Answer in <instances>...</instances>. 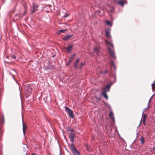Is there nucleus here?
<instances>
[{"label":"nucleus","instance_id":"f257e3e1","mask_svg":"<svg viewBox=\"0 0 155 155\" xmlns=\"http://www.w3.org/2000/svg\"><path fill=\"white\" fill-rule=\"evenodd\" d=\"M33 88V85L31 84H25L24 86V89L26 98H28L32 92Z\"/></svg>","mask_w":155,"mask_h":155},{"label":"nucleus","instance_id":"f03ea898","mask_svg":"<svg viewBox=\"0 0 155 155\" xmlns=\"http://www.w3.org/2000/svg\"><path fill=\"white\" fill-rule=\"evenodd\" d=\"M110 45H111L112 48H110V47L108 48L109 54L114 59H115L116 58V57L115 55L114 51L113 49L114 45L112 43H111Z\"/></svg>","mask_w":155,"mask_h":155},{"label":"nucleus","instance_id":"7ed1b4c3","mask_svg":"<svg viewBox=\"0 0 155 155\" xmlns=\"http://www.w3.org/2000/svg\"><path fill=\"white\" fill-rule=\"evenodd\" d=\"M70 131L71 132H69L68 136L71 141L72 142H73L74 140V136L75 135V132L73 129H71Z\"/></svg>","mask_w":155,"mask_h":155},{"label":"nucleus","instance_id":"20e7f679","mask_svg":"<svg viewBox=\"0 0 155 155\" xmlns=\"http://www.w3.org/2000/svg\"><path fill=\"white\" fill-rule=\"evenodd\" d=\"M71 150L74 155H78V150L76 149L73 143H72L71 146Z\"/></svg>","mask_w":155,"mask_h":155},{"label":"nucleus","instance_id":"39448f33","mask_svg":"<svg viewBox=\"0 0 155 155\" xmlns=\"http://www.w3.org/2000/svg\"><path fill=\"white\" fill-rule=\"evenodd\" d=\"M112 84L111 83L107 84L105 86L103 91H105L107 92H109L110 91V87L112 86Z\"/></svg>","mask_w":155,"mask_h":155},{"label":"nucleus","instance_id":"423d86ee","mask_svg":"<svg viewBox=\"0 0 155 155\" xmlns=\"http://www.w3.org/2000/svg\"><path fill=\"white\" fill-rule=\"evenodd\" d=\"M110 28H107L105 30L106 35L108 38H111V36L110 35Z\"/></svg>","mask_w":155,"mask_h":155},{"label":"nucleus","instance_id":"0eeeda50","mask_svg":"<svg viewBox=\"0 0 155 155\" xmlns=\"http://www.w3.org/2000/svg\"><path fill=\"white\" fill-rule=\"evenodd\" d=\"M46 68L50 70L54 69L55 68V66L53 65H51L49 63V64L46 67Z\"/></svg>","mask_w":155,"mask_h":155},{"label":"nucleus","instance_id":"6e6552de","mask_svg":"<svg viewBox=\"0 0 155 155\" xmlns=\"http://www.w3.org/2000/svg\"><path fill=\"white\" fill-rule=\"evenodd\" d=\"M73 47L72 45H68V46L66 48L68 52L70 53L71 52Z\"/></svg>","mask_w":155,"mask_h":155},{"label":"nucleus","instance_id":"1a4fd4ad","mask_svg":"<svg viewBox=\"0 0 155 155\" xmlns=\"http://www.w3.org/2000/svg\"><path fill=\"white\" fill-rule=\"evenodd\" d=\"M73 36V35L72 34L70 35H66L65 37L63 38L62 39L64 41H67L69 38L72 37Z\"/></svg>","mask_w":155,"mask_h":155},{"label":"nucleus","instance_id":"9d476101","mask_svg":"<svg viewBox=\"0 0 155 155\" xmlns=\"http://www.w3.org/2000/svg\"><path fill=\"white\" fill-rule=\"evenodd\" d=\"M109 117L111 119H112V121L113 122H115V121L114 118L113 116V113L112 111H110V113H109Z\"/></svg>","mask_w":155,"mask_h":155},{"label":"nucleus","instance_id":"9b49d317","mask_svg":"<svg viewBox=\"0 0 155 155\" xmlns=\"http://www.w3.org/2000/svg\"><path fill=\"white\" fill-rule=\"evenodd\" d=\"M126 3V1L121 0L118 1L117 2V3L118 4L120 5L122 7H123L124 6V4Z\"/></svg>","mask_w":155,"mask_h":155},{"label":"nucleus","instance_id":"f8f14e48","mask_svg":"<svg viewBox=\"0 0 155 155\" xmlns=\"http://www.w3.org/2000/svg\"><path fill=\"white\" fill-rule=\"evenodd\" d=\"M68 114L70 117L71 118H74V116L72 110L69 112Z\"/></svg>","mask_w":155,"mask_h":155},{"label":"nucleus","instance_id":"ddd939ff","mask_svg":"<svg viewBox=\"0 0 155 155\" xmlns=\"http://www.w3.org/2000/svg\"><path fill=\"white\" fill-rule=\"evenodd\" d=\"M106 92L105 91H103V92L102 93V94L104 97L107 100L108 99V96L106 94Z\"/></svg>","mask_w":155,"mask_h":155},{"label":"nucleus","instance_id":"4468645a","mask_svg":"<svg viewBox=\"0 0 155 155\" xmlns=\"http://www.w3.org/2000/svg\"><path fill=\"white\" fill-rule=\"evenodd\" d=\"M73 66L75 69H77L78 68V58H77L75 62L73 65Z\"/></svg>","mask_w":155,"mask_h":155},{"label":"nucleus","instance_id":"2eb2a0df","mask_svg":"<svg viewBox=\"0 0 155 155\" xmlns=\"http://www.w3.org/2000/svg\"><path fill=\"white\" fill-rule=\"evenodd\" d=\"M5 122V120L4 119V117L3 115H2V120H1V124L2 125H3L4 124Z\"/></svg>","mask_w":155,"mask_h":155},{"label":"nucleus","instance_id":"dca6fc26","mask_svg":"<svg viewBox=\"0 0 155 155\" xmlns=\"http://www.w3.org/2000/svg\"><path fill=\"white\" fill-rule=\"evenodd\" d=\"M26 127V126L25 124L24 125L23 122V134L24 135H25V127Z\"/></svg>","mask_w":155,"mask_h":155},{"label":"nucleus","instance_id":"f3484780","mask_svg":"<svg viewBox=\"0 0 155 155\" xmlns=\"http://www.w3.org/2000/svg\"><path fill=\"white\" fill-rule=\"evenodd\" d=\"M110 64L112 65H112L114 67L115 70L116 71V67L115 65L114 62L112 60L110 61Z\"/></svg>","mask_w":155,"mask_h":155},{"label":"nucleus","instance_id":"a211bd4d","mask_svg":"<svg viewBox=\"0 0 155 155\" xmlns=\"http://www.w3.org/2000/svg\"><path fill=\"white\" fill-rule=\"evenodd\" d=\"M65 109L66 111L68 113L72 110L71 109L67 106H66L65 107Z\"/></svg>","mask_w":155,"mask_h":155},{"label":"nucleus","instance_id":"6ab92c4d","mask_svg":"<svg viewBox=\"0 0 155 155\" xmlns=\"http://www.w3.org/2000/svg\"><path fill=\"white\" fill-rule=\"evenodd\" d=\"M106 23L109 25L110 27H111L112 26V24L111 22L110 21L108 20H106L105 21Z\"/></svg>","mask_w":155,"mask_h":155},{"label":"nucleus","instance_id":"aec40b11","mask_svg":"<svg viewBox=\"0 0 155 155\" xmlns=\"http://www.w3.org/2000/svg\"><path fill=\"white\" fill-rule=\"evenodd\" d=\"M76 54L74 53L70 58L72 61L75 58Z\"/></svg>","mask_w":155,"mask_h":155},{"label":"nucleus","instance_id":"412c9836","mask_svg":"<svg viewBox=\"0 0 155 155\" xmlns=\"http://www.w3.org/2000/svg\"><path fill=\"white\" fill-rule=\"evenodd\" d=\"M72 61V60L70 58L68 61V63L66 64V65L67 66H69L71 62Z\"/></svg>","mask_w":155,"mask_h":155},{"label":"nucleus","instance_id":"4be33fe9","mask_svg":"<svg viewBox=\"0 0 155 155\" xmlns=\"http://www.w3.org/2000/svg\"><path fill=\"white\" fill-rule=\"evenodd\" d=\"M38 5H37L35 3H33L32 4L33 8L34 9H37Z\"/></svg>","mask_w":155,"mask_h":155},{"label":"nucleus","instance_id":"5701e85b","mask_svg":"<svg viewBox=\"0 0 155 155\" xmlns=\"http://www.w3.org/2000/svg\"><path fill=\"white\" fill-rule=\"evenodd\" d=\"M8 72L9 73V75H11L12 76V77L13 78L15 81V82H16V83H17V84H18L17 81L15 79V78H14V75L12 74L10 71H8Z\"/></svg>","mask_w":155,"mask_h":155},{"label":"nucleus","instance_id":"b1692460","mask_svg":"<svg viewBox=\"0 0 155 155\" xmlns=\"http://www.w3.org/2000/svg\"><path fill=\"white\" fill-rule=\"evenodd\" d=\"M85 146L87 148V151H91V149L90 148V147L88 145H86Z\"/></svg>","mask_w":155,"mask_h":155},{"label":"nucleus","instance_id":"393cba45","mask_svg":"<svg viewBox=\"0 0 155 155\" xmlns=\"http://www.w3.org/2000/svg\"><path fill=\"white\" fill-rule=\"evenodd\" d=\"M93 49L96 52H98L99 50V48L97 47L94 48Z\"/></svg>","mask_w":155,"mask_h":155},{"label":"nucleus","instance_id":"a878e982","mask_svg":"<svg viewBox=\"0 0 155 155\" xmlns=\"http://www.w3.org/2000/svg\"><path fill=\"white\" fill-rule=\"evenodd\" d=\"M154 94L150 97V99L149 101V102H148V104H147V107L146 108V109H148L149 108V107H150V105H149V104L150 103V100L152 98V97L153 96V95H154Z\"/></svg>","mask_w":155,"mask_h":155},{"label":"nucleus","instance_id":"bb28decb","mask_svg":"<svg viewBox=\"0 0 155 155\" xmlns=\"http://www.w3.org/2000/svg\"><path fill=\"white\" fill-rule=\"evenodd\" d=\"M140 142L141 144H143L144 143V140L143 138L142 137L140 139Z\"/></svg>","mask_w":155,"mask_h":155},{"label":"nucleus","instance_id":"cd10ccee","mask_svg":"<svg viewBox=\"0 0 155 155\" xmlns=\"http://www.w3.org/2000/svg\"><path fill=\"white\" fill-rule=\"evenodd\" d=\"M66 30L65 29H61L58 31V33H63L64 31H65Z\"/></svg>","mask_w":155,"mask_h":155},{"label":"nucleus","instance_id":"c85d7f7f","mask_svg":"<svg viewBox=\"0 0 155 155\" xmlns=\"http://www.w3.org/2000/svg\"><path fill=\"white\" fill-rule=\"evenodd\" d=\"M84 64H85V63H83V62L81 63L80 65L79 66V68L80 69H81L82 67V66H83L84 65Z\"/></svg>","mask_w":155,"mask_h":155},{"label":"nucleus","instance_id":"c756f323","mask_svg":"<svg viewBox=\"0 0 155 155\" xmlns=\"http://www.w3.org/2000/svg\"><path fill=\"white\" fill-rule=\"evenodd\" d=\"M147 117V115L146 114H144L143 116H142V118H143V120H146V118Z\"/></svg>","mask_w":155,"mask_h":155},{"label":"nucleus","instance_id":"7c9ffc66","mask_svg":"<svg viewBox=\"0 0 155 155\" xmlns=\"http://www.w3.org/2000/svg\"><path fill=\"white\" fill-rule=\"evenodd\" d=\"M37 10V9H34L33 8V9L31 10V14L34 13Z\"/></svg>","mask_w":155,"mask_h":155},{"label":"nucleus","instance_id":"2f4dec72","mask_svg":"<svg viewBox=\"0 0 155 155\" xmlns=\"http://www.w3.org/2000/svg\"><path fill=\"white\" fill-rule=\"evenodd\" d=\"M107 72H108V71L107 70H106L104 71H101V74H105L107 73Z\"/></svg>","mask_w":155,"mask_h":155},{"label":"nucleus","instance_id":"473e14b6","mask_svg":"<svg viewBox=\"0 0 155 155\" xmlns=\"http://www.w3.org/2000/svg\"><path fill=\"white\" fill-rule=\"evenodd\" d=\"M114 10V7H112L110 9V11L111 12H113Z\"/></svg>","mask_w":155,"mask_h":155},{"label":"nucleus","instance_id":"72a5a7b5","mask_svg":"<svg viewBox=\"0 0 155 155\" xmlns=\"http://www.w3.org/2000/svg\"><path fill=\"white\" fill-rule=\"evenodd\" d=\"M11 57L12 58L15 59L16 58V57L15 55H13V54H11Z\"/></svg>","mask_w":155,"mask_h":155},{"label":"nucleus","instance_id":"f704fd0d","mask_svg":"<svg viewBox=\"0 0 155 155\" xmlns=\"http://www.w3.org/2000/svg\"><path fill=\"white\" fill-rule=\"evenodd\" d=\"M69 16V14H64V16H63V17H64V18H66L67 17H68Z\"/></svg>","mask_w":155,"mask_h":155},{"label":"nucleus","instance_id":"c9c22d12","mask_svg":"<svg viewBox=\"0 0 155 155\" xmlns=\"http://www.w3.org/2000/svg\"><path fill=\"white\" fill-rule=\"evenodd\" d=\"M95 97L98 100H100L101 99V97Z\"/></svg>","mask_w":155,"mask_h":155},{"label":"nucleus","instance_id":"e433bc0d","mask_svg":"<svg viewBox=\"0 0 155 155\" xmlns=\"http://www.w3.org/2000/svg\"><path fill=\"white\" fill-rule=\"evenodd\" d=\"M146 120H143V124L144 125H146Z\"/></svg>","mask_w":155,"mask_h":155},{"label":"nucleus","instance_id":"4c0bfd02","mask_svg":"<svg viewBox=\"0 0 155 155\" xmlns=\"http://www.w3.org/2000/svg\"><path fill=\"white\" fill-rule=\"evenodd\" d=\"M153 85L154 86L155 85V81H154L153 83L152 84H151L152 88H153Z\"/></svg>","mask_w":155,"mask_h":155},{"label":"nucleus","instance_id":"58836bf2","mask_svg":"<svg viewBox=\"0 0 155 155\" xmlns=\"http://www.w3.org/2000/svg\"><path fill=\"white\" fill-rule=\"evenodd\" d=\"M106 44H109V45H110V44H111V42H110L109 41H106Z\"/></svg>","mask_w":155,"mask_h":155},{"label":"nucleus","instance_id":"ea45409f","mask_svg":"<svg viewBox=\"0 0 155 155\" xmlns=\"http://www.w3.org/2000/svg\"><path fill=\"white\" fill-rule=\"evenodd\" d=\"M27 13V11L25 10V12H24V13L23 14V16H24L25 15V14L26 13Z\"/></svg>","mask_w":155,"mask_h":155},{"label":"nucleus","instance_id":"a19ab883","mask_svg":"<svg viewBox=\"0 0 155 155\" xmlns=\"http://www.w3.org/2000/svg\"><path fill=\"white\" fill-rule=\"evenodd\" d=\"M107 107L109 108L110 109L111 108V106L109 105H107Z\"/></svg>","mask_w":155,"mask_h":155},{"label":"nucleus","instance_id":"79ce46f5","mask_svg":"<svg viewBox=\"0 0 155 155\" xmlns=\"http://www.w3.org/2000/svg\"><path fill=\"white\" fill-rule=\"evenodd\" d=\"M71 129L69 128H68V129H67V130H68V131L69 132L70 131V130Z\"/></svg>","mask_w":155,"mask_h":155},{"label":"nucleus","instance_id":"37998d69","mask_svg":"<svg viewBox=\"0 0 155 155\" xmlns=\"http://www.w3.org/2000/svg\"><path fill=\"white\" fill-rule=\"evenodd\" d=\"M141 119H142V118ZM141 120H142V119H141V121H140V124L138 126V127H137V128H138V127H140V124H141Z\"/></svg>","mask_w":155,"mask_h":155},{"label":"nucleus","instance_id":"c03bdc74","mask_svg":"<svg viewBox=\"0 0 155 155\" xmlns=\"http://www.w3.org/2000/svg\"><path fill=\"white\" fill-rule=\"evenodd\" d=\"M6 58H9V56H6Z\"/></svg>","mask_w":155,"mask_h":155},{"label":"nucleus","instance_id":"a18cd8bd","mask_svg":"<svg viewBox=\"0 0 155 155\" xmlns=\"http://www.w3.org/2000/svg\"><path fill=\"white\" fill-rule=\"evenodd\" d=\"M4 63H8V62H7V61H5V60H4Z\"/></svg>","mask_w":155,"mask_h":155},{"label":"nucleus","instance_id":"49530a36","mask_svg":"<svg viewBox=\"0 0 155 155\" xmlns=\"http://www.w3.org/2000/svg\"><path fill=\"white\" fill-rule=\"evenodd\" d=\"M78 155H81L80 152L78 151Z\"/></svg>","mask_w":155,"mask_h":155},{"label":"nucleus","instance_id":"de8ad7c7","mask_svg":"<svg viewBox=\"0 0 155 155\" xmlns=\"http://www.w3.org/2000/svg\"><path fill=\"white\" fill-rule=\"evenodd\" d=\"M12 70L13 71H14L15 73H16V72L15 70H14L13 69H12Z\"/></svg>","mask_w":155,"mask_h":155},{"label":"nucleus","instance_id":"09e8293b","mask_svg":"<svg viewBox=\"0 0 155 155\" xmlns=\"http://www.w3.org/2000/svg\"><path fill=\"white\" fill-rule=\"evenodd\" d=\"M23 144V145H25L27 146V147L28 148V147L27 146V145H26V144Z\"/></svg>","mask_w":155,"mask_h":155},{"label":"nucleus","instance_id":"8fccbe9b","mask_svg":"<svg viewBox=\"0 0 155 155\" xmlns=\"http://www.w3.org/2000/svg\"><path fill=\"white\" fill-rule=\"evenodd\" d=\"M31 155H35V153H33Z\"/></svg>","mask_w":155,"mask_h":155},{"label":"nucleus","instance_id":"3c124183","mask_svg":"<svg viewBox=\"0 0 155 155\" xmlns=\"http://www.w3.org/2000/svg\"><path fill=\"white\" fill-rule=\"evenodd\" d=\"M59 155H61V151H60Z\"/></svg>","mask_w":155,"mask_h":155},{"label":"nucleus","instance_id":"603ef678","mask_svg":"<svg viewBox=\"0 0 155 155\" xmlns=\"http://www.w3.org/2000/svg\"><path fill=\"white\" fill-rule=\"evenodd\" d=\"M92 140H94V138H92Z\"/></svg>","mask_w":155,"mask_h":155},{"label":"nucleus","instance_id":"864d4df0","mask_svg":"<svg viewBox=\"0 0 155 155\" xmlns=\"http://www.w3.org/2000/svg\"><path fill=\"white\" fill-rule=\"evenodd\" d=\"M144 111H143V113H142V115H143V113H144Z\"/></svg>","mask_w":155,"mask_h":155},{"label":"nucleus","instance_id":"5fc2aeb1","mask_svg":"<svg viewBox=\"0 0 155 155\" xmlns=\"http://www.w3.org/2000/svg\"><path fill=\"white\" fill-rule=\"evenodd\" d=\"M153 149H155V146L154 147Z\"/></svg>","mask_w":155,"mask_h":155},{"label":"nucleus","instance_id":"6e6d98bb","mask_svg":"<svg viewBox=\"0 0 155 155\" xmlns=\"http://www.w3.org/2000/svg\"><path fill=\"white\" fill-rule=\"evenodd\" d=\"M47 98H48V97H45V98H46V99H47Z\"/></svg>","mask_w":155,"mask_h":155},{"label":"nucleus","instance_id":"4d7b16f0","mask_svg":"<svg viewBox=\"0 0 155 155\" xmlns=\"http://www.w3.org/2000/svg\"><path fill=\"white\" fill-rule=\"evenodd\" d=\"M55 56V55H54L52 57H54Z\"/></svg>","mask_w":155,"mask_h":155},{"label":"nucleus","instance_id":"13d9d810","mask_svg":"<svg viewBox=\"0 0 155 155\" xmlns=\"http://www.w3.org/2000/svg\"><path fill=\"white\" fill-rule=\"evenodd\" d=\"M78 62H79V59H78Z\"/></svg>","mask_w":155,"mask_h":155},{"label":"nucleus","instance_id":"bf43d9fd","mask_svg":"<svg viewBox=\"0 0 155 155\" xmlns=\"http://www.w3.org/2000/svg\"><path fill=\"white\" fill-rule=\"evenodd\" d=\"M114 79H115V80H116L115 77H114Z\"/></svg>","mask_w":155,"mask_h":155},{"label":"nucleus","instance_id":"052dcab7","mask_svg":"<svg viewBox=\"0 0 155 155\" xmlns=\"http://www.w3.org/2000/svg\"><path fill=\"white\" fill-rule=\"evenodd\" d=\"M19 90H20V88L19 87Z\"/></svg>","mask_w":155,"mask_h":155}]
</instances>
